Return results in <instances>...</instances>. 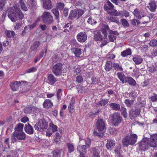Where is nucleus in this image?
<instances>
[{"mask_svg":"<svg viewBox=\"0 0 157 157\" xmlns=\"http://www.w3.org/2000/svg\"><path fill=\"white\" fill-rule=\"evenodd\" d=\"M20 81H14L11 82L10 84V87L13 91H16L18 88L19 86L21 84Z\"/></svg>","mask_w":157,"mask_h":157,"instance_id":"nucleus-14","label":"nucleus"},{"mask_svg":"<svg viewBox=\"0 0 157 157\" xmlns=\"http://www.w3.org/2000/svg\"><path fill=\"white\" fill-rule=\"evenodd\" d=\"M60 150L58 148L55 149L52 152L53 157H60Z\"/></svg>","mask_w":157,"mask_h":157,"instance_id":"nucleus-38","label":"nucleus"},{"mask_svg":"<svg viewBox=\"0 0 157 157\" xmlns=\"http://www.w3.org/2000/svg\"><path fill=\"white\" fill-rule=\"evenodd\" d=\"M71 52L74 53L75 56L80 57L82 56V50L80 48H73L71 49Z\"/></svg>","mask_w":157,"mask_h":157,"instance_id":"nucleus-17","label":"nucleus"},{"mask_svg":"<svg viewBox=\"0 0 157 157\" xmlns=\"http://www.w3.org/2000/svg\"><path fill=\"white\" fill-rule=\"evenodd\" d=\"M34 108L33 106H28L24 109V112L25 113H30Z\"/></svg>","mask_w":157,"mask_h":157,"instance_id":"nucleus-41","label":"nucleus"},{"mask_svg":"<svg viewBox=\"0 0 157 157\" xmlns=\"http://www.w3.org/2000/svg\"><path fill=\"white\" fill-rule=\"evenodd\" d=\"M108 99H103L99 101V104L101 106H105L108 103Z\"/></svg>","mask_w":157,"mask_h":157,"instance_id":"nucleus-49","label":"nucleus"},{"mask_svg":"<svg viewBox=\"0 0 157 157\" xmlns=\"http://www.w3.org/2000/svg\"><path fill=\"white\" fill-rule=\"evenodd\" d=\"M56 7L59 10H62L64 8V4L63 3L59 2L57 3Z\"/></svg>","mask_w":157,"mask_h":157,"instance_id":"nucleus-47","label":"nucleus"},{"mask_svg":"<svg viewBox=\"0 0 157 157\" xmlns=\"http://www.w3.org/2000/svg\"><path fill=\"white\" fill-rule=\"evenodd\" d=\"M124 102L127 106L131 107L133 104V101L132 100H129L126 99L125 100Z\"/></svg>","mask_w":157,"mask_h":157,"instance_id":"nucleus-52","label":"nucleus"},{"mask_svg":"<svg viewBox=\"0 0 157 157\" xmlns=\"http://www.w3.org/2000/svg\"><path fill=\"white\" fill-rule=\"evenodd\" d=\"M6 3V0H0V11H2L4 8Z\"/></svg>","mask_w":157,"mask_h":157,"instance_id":"nucleus-50","label":"nucleus"},{"mask_svg":"<svg viewBox=\"0 0 157 157\" xmlns=\"http://www.w3.org/2000/svg\"><path fill=\"white\" fill-rule=\"evenodd\" d=\"M76 38L78 42L83 43L85 42L87 40V35L86 33L82 32L77 35Z\"/></svg>","mask_w":157,"mask_h":157,"instance_id":"nucleus-11","label":"nucleus"},{"mask_svg":"<svg viewBox=\"0 0 157 157\" xmlns=\"http://www.w3.org/2000/svg\"><path fill=\"white\" fill-rule=\"evenodd\" d=\"M5 33L8 37L10 38L12 36H14L15 35L14 32L13 31H10L6 30L5 31Z\"/></svg>","mask_w":157,"mask_h":157,"instance_id":"nucleus-37","label":"nucleus"},{"mask_svg":"<svg viewBox=\"0 0 157 157\" xmlns=\"http://www.w3.org/2000/svg\"><path fill=\"white\" fill-rule=\"evenodd\" d=\"M57 126L54 124L52 123H50L49 124V128L53 132L57 131Z\"/></svg>","mask_w":157,"mask_h":157,"instance_id":"nucleus-39","label":"nucleus"},{"mask_svg":"<svg viewBox=\"0 0 157 157\" xmlns=\"http://www.w3.org/2000/svg\"><path fill=\"white\" fill-rule=\"evenodd\" d=\"M137 136L135 134H132L126 136L122 141L123 144L126 146L129 145H132L136 142Z\"/></svg>","mask_w":157,"mask_h":157,"instance_id":"nucleus-2","label":"nucleus"},{"mask_svg":"<svg viewBox=\"0 0 157 157\" xmlns=\"http://www.w3.org/2000/svg\"><path fill=\"white\" fill-rule=\"evenodd\" d=\"M18 6L20 7L21 10L24 11H27L28 10V8L24 1V0H19L18 3Z\"/></svg>","mask_w":157,"mask_h":157,"instance_id":"nucleus-22","label":"nucleus"},{"mask_svg":"<svg viewBox=\"0 0 157 157\" xmlns=\"http://www.w3.org/2000/svg\"><path fill=\"white\" fill-rule=\"evenodd\" d=\"M109 106L113 109L115 110H118L120 109V105L119 104L112 103L109 104Z\"/></svg>","mask_w":157,"mask_h":157,"instance_id":"nucleus-32","label":"nucleus"},{"mask_svg":"<svg viewBox=\"0 0 157 157\" xmlns=\"http://www.w3.org/2000/svg\"><path fill=\"white\" fill-rule=\"evenodd\" d=\"M21 23H19L18 22H16L15 25L14 26V29L16 30L18 29L21 26Z\"/></svg>","mask_w":157,"mask_h":157,"instance_id":"nucleus-61","label":"nucleus"},{"mask_svg":"<svg viewBox=\"0 0 157 157\" xmlns=\"http://www.w3.org/2000/svg\"><path fill=\"white\" fill-rule=\"evenodd\" d=\"M62 95V89H59L57 90L56 92L57 98L59 101V100L61 99Z\"/></svg>","mask_w":157,"mask_h":157,"instance_id":"nucleus-51","label":"nucleus"},{"mask_svg":"<svg viewBox=\"0 0 157 157\" xmlns=\"http://www.w3.org/2000/svg\"><path fill=\"white\" fill-rule=\"evenodd\" d=\"M48 79L49 81L50 84L52 85H53L57 82L56 78L52 74H49Z\"/></svg>","mask_w":157,"mask_h":157,"instance_id":"nucleus-23","label":"nucleus"},{"mask_svg":"<svg viewBox=\"0 0 157 157\" xmlns=\"http://www.w3.org/2000/svg\"><path fill=\"white\" fill-rule=\"evenodd\" d=\"M40 45V42L38 40H34L31 45V48L33 51L37 49Z\"/></svg>","mask_w":157,"mask_h":157,"instance_id":"nucleus-28","label":"nucleus"},{"mask_svg":"<svg viewBox=\"0 0 157 157\" xmlns=\"http://www.w3.org/2000/svg\"><path fill=\"white\" fill-rule=\"evenodd\" d=\"M121 21L122 25L124 27H128L129 26V24L128 21L125 19H122Z\"/></svg>","mask_w":157,"mask_h":157,"instance_id":"nucleus-48","label":"nucleus"},{"mask_svg":"<svg viewBox=\"0 0 157 157\" xmlns=\"http://www.w3.org/2000/svg\"><path fill=\"white\" fill-rule=\"evenodd\" d=\"M37 70V69L35 67H32L28 70L26 71V73H30L31 72H34Z\"/></svg>","mask_w":157,"mask_h":157,"instance_id":"nucleus-54","label":"nucleus"},{"mask_svg":"<svg viewBox=\"0 0 157 157\" xmlns=\"http://www.w3.org/2000/svg\"><path fill=\"white\" fill-rule=\"evenodd\" d=\"M113 9V5L109 1L107 2L106 4L104 6V9L106 10Z\"/></svg>","mask_w":157,"mask_h":157,"instance_id":"nucleus-31","label":"nucleus"},{"mask_svg":"<svg viewBox=\"0 0 157 157\" xmlns=\"http://www.w3.org/2000/svg\"><path fill=\"white\" fill-rule=\"evenodd\" d=\"M51 0H44L43 1V7L45 9L49 10L52 7Z\"/></svg>","mask_w":157,"mask_h":157,"instance_id":"nucleus-18","label":"nucleus"},{"mask_svg":"<svg viewBox=\"0 0 157 157\" xmlns=\"http://www.w3.org/2000/svg\"><path fill=\"white\" fill-rule=\"evenodd\" d=\"M37 23V21H36L32 24L28 25V26H29V28L31 30L33 29L36 25Z\"/></svg>","mask_w":157,"mask_h":157,"instance_id":"nucleus-62","label":"nucleus"},{"mask_svg":"<svg viewBox=\"0 0 157 157\" xmlns=\"http://www.w3.org/2000/svg\"><path fill=\"white\" fill-rule=\"evenodd\" d=\"M93 157H100L99 155L100 151H99L95 148H94L93 150Z\"/></svg>","mask_w":157,"mask_h":157,"instance_id":"nucleus-45","label":"nucleus"},{"mask_svg":"<svg viewBox=\"0 0 157 157\" xmlns=\"http://www.w3.org/2000/svg\"><path fill=\"white\" fill-rule=\"evenodd\" d=\"M109 30V26L107 25H105L104 28H102L101 31L103 35V37L105 38L106 37L107 31Z\"/></svg>","mask_w":157,"mask_h":157,"instance_id":"nucleus-34","label":"nucleus"},{"mask_svg":"<svg viewBox=\"0 0 157 157\" xmlns=\"http://www.w3.org/2000/svg\"><path fill=\"white\" fill-rule=\"evenodd\" d=\"M108 13H110L112 15H114L115 16H120L121 17V15H122L121 13V11H117L116 10L114 9L110 13H109L108 11L107 12Z\"/></svg>","mask_w":157,"mask_h":157,"instance_id":"nucleus-42","label":"nucleus"},{"mask_svg":"<svg viewBox=\"0 0 157 157\" xmlns=\"http://www.w3.org/2000/svg\"><path fill=\"white\" fill-rule=\"evenodd\" d=\"M151 99L152 102L157 101V95L154 94V95L151 97Z\"/></svg>","mask_w":157,"mask_h":157,"instance_id":"nucleus-63","label":"nucleus"},{"mask_svg":"<svg viewBox=\"0 0 157 157\" xmlns=\"http://www.w3.org/2000/svg\"><path fill=\"white\" fill-rule=\"evenodd\" d=\"M83 78L81 76H78L76 77V81L78 83H81L83 81Z\"/></svg>","mask_w":157,"mask_h":157,"instance_id":"nucleus-64","label":"nucleus"},{"mask_svg":"<svg viewBox=\"0 0 157 157\" xmlns=\"http://www.w3.org/2000/svg\"><path fill=\"white\" fill-rule=\"evenodd\" d=\"M115 144V142L114 140H109L107 141L106 146L108 149H111L114 147Z\"/></svg>","mask_w":157,"mask_h":157,"instance_id":"nucleus-27","label":"nucleus"},{"mask_svg":"<svg viewBox=\"0 0 157 157\" xmlns=\"http://www.w3.org/2000/svg\"><path fill=\"white\" fill-rule=\"evenodd\" d=\"M94 38L96 41L101 40L103 38H104L103 36H102L101 34L100 31L97 30L94 31Z\"/></svg>","mask_w":157,"mask_h":157,"instance_id":"nucleus-19","label":"nucleus"},{"mask_svg":"<svg viewBox=\"0 0 157 157\" xmlns=\"http://www.w3.org/2000/svg\"><path fill=\"white\" fill-rule=\"evenodd\" d=\"M121 13L122 15H121V17L124 16L125 17H128L129 15V14L128 12L125 10H124L123 11H121Z\"/></svg>","mask_w":157,"mask_h":157,"instance_id":"nucleus-56","label":"nucleus"},{"mask_svg":"<svg viewBox=\"0 0 157 157\" xmlns=\"http://www.w3.org/2000/svg\"><path fill=\"white\" fill-rule=\"evenodd\" d=\"M140 113V110L139 109H135V110H132L129 111V117L131 119H132L138 115Z\"/></svg>","mask_w":157,"mask_h":157,"instance_id":"nucleus-16","label":"nucleus"},{"mask_svg":"<svg viewBox=\"0 0 157 157\" xmlns=\"http://www.w3.org/2000/svg\"><path fill=\"white\" fill-rule=\"evenodd\" d=\"M150 46L155 47L157 45V40L155 39H152L151 40L149 43Z\"/></svg>","mask_w":157,"mask_h":157,"instance_id":"nucleus-53","label":"nucleus"},{"mask_svg":"<svg viewBox=\"0 0 157 157\" xmlns=\"http://www.w3.org/2000/svg\"><path fill=\"white\" fill-rule=\"evenodd\" d=\"M132 25H136L140 23V21L138 20L133 19L131 21Z\"/></svg>","mask_w":157,"mask_h":157,"instance_id":"nucleus-59","label":"nucleus"},{"mask_svg":"<svg viewBox=\"0 0 157 157\" xmlns=\"http://www.w3.org/2000/svg\"><path fill=\"white\" fill-rule=\"evenodd\" d=\"M112 67L111 62L107 61L105 65V70L107 71H109L112 69Z\"/></svg>","mask_w":157,"mask_h":157,"instance_id":"nucleus-33","label":"nucleus"},{"mask_svg":"<svg viewBox=\"0 0 157 157\" xmlns=\"http://www.w3.org/2000/svg\"><path fill=\"white\" fill-rule=\"evenodd\" d=\"M121 120L120 114L115 113L112 115L111 121L112 124L114 126H117L121 123Z\"/></svg>","mask_w":157,"mask_h":157,"instance_id":"nucleus-6","label":"nucleus"},{"mask_svg":"<svg viewBox=\"0 0 157 157\" xmlns=\"http://www.w3.org/2000/svg\"><path fill=\"white\" fill-rule=\"evenodd\" d=\"M96 126L98 130L102 132L105 129V123L102 119H98L96 122Z\"/></svg>","mask_w":157,"mask_h":157,"instance_id":"nucleus-10","label":"nucleus"},{"mask_svg":"<svg viewBox=\"0 0 157 157\" xmlns=\"http://www.w3.org/2000/svg\"><path fill=\"white\" fill-rule=\"evenodd\" d=\"M118 33L117 31L110 30L109 35V39L111 42H114L115 40Z\"/></svg>","mask_w":157,"mask_h":157,"instance_id":"nucleus-15","label":"nucleus"},{"mask_svg":"<svg viewBox=\"0 0 157 157\" xmlns=\"http://www.w3.org/2000/svg\"><path fill=\"white\" fill-rule=\"evenodd\" d=\"M24 126V124H23L21 123H18L14 128L15 131L14 132H23V130Z\"/></svg>","mask_w":157,"mask_h":157,"instance_id":"nucleus-29","label":"nucleus"},{"mask_svg":"<svg viewBox=\"0 0 157 157\" xmlns=\"http://www.w3.org/2000/svg\"><path fill=\"white\" fill-rule=\"evenodd\" d=\"M48 127V122L44 118L40 119L39 120L34 126L35 130L37 131L46 129Z\"/></svg>","mask_w":157,"mask_h":157,"instance_id":"nucleus-5","label":"nucleus"},{"mask_svg":"<svg viewBox=\"0 0 157 157\" xmlns=\"http://www.w3.org/2000/svg\"><path fill=\"white\" fill-rule=\"evenodd\" d=\"M113 67L115 69L120 71H122L123 69L121 65L118 63H114L113 64Z\"/></svg>","mask_w":157,"mask_h":157,"instance_id":"nucleus-46","label":"nucleus"},{"mask_svg":"<svg viewBox=\"0 0 157 157\" xmlns=\"http://www.w3.org/2000/svg\"><path fill=\"white\" fill-rule=\"evenodd\" d=\"M83 13V10H81L74 9L70 12L69 17L71 19L78 18Z\"/></svg>","mask_w":157,"mask_h":157,"instance_id":"nucleus-8","label":"nucleus"},{"mask_svg":"<svg viewBox=\"0 0 157 157\" xmlns=\"http://www.w3.org/2000/svg\"><path fill=\"white\" fill-rule=\"evenodd\" d=\"M52 73L56 76H60L63 72V64L61 63H57L52 66Z\"/></svg>","mask_w":157,"mask_h":157,"instance_id":"nucleus-4","label":"nucleus"},{"mask_svg":"<svg viewBox=\"0 0 157 157\" xmlns=\"http://www.w3.org/2000/svg\"><path fill=\"white\" fill-rule=\"evenodd\" d=\"M117 75L120 80L122 82V83L125 82V80L126 78L125 75L122 72H119L117 73Z\"/></svg>","mask_w":157,"mask_h":157,"instance_id":"nucleus-26","label":"nucleus"},{"mask_svg":"<svg viewBox=\"0 0 157 157\" xmlns=\"http://www.w3.org/2000/svg\"><path fill=\"white\" fill-rule=\"evenodd\" d=\"M149 9L151 11H155L156 8V6L155 3L154 2H152L149 3Z\"/></svg>","mask_w":157,"mask_h":157,"instance_id":"nucleus-40","label":"nucleus"},{"mask_svg":"<svg viewBox=\"0 0 157 157\" xmlns=\"http://www.w3.org/2000/svg\"><path fill=\"white\" fill-rule=\"evenodd\" d=\"M108 19L111 22H114L117 24L119 23V21L118 18L116 17H108Z\"/></svg>","mask_w":157,"mask_h":157,"instance_id":"nucleus-44","label":"nucleus"},{"mask_svg":"<svg viewBox=\"0 0 157 157\" xmlns=\"http://www.w3.org/2000/svg\"><path fill=\"white\" fill-rule=\"evenodd\" d=\"M19 7V6L16 5H14L13 7H10L8 9V17L13 22L19 20H22L24 18V14Z\"/></svg>","mask_w":157,"mask_h":157,"instance_id":"nucleus-1","label":"nucleus"},{"mask_svg":"<svg viewBox=\"0 0 157 157\" xmlns=\"http://www.w3.org/2000/svg\"><path fill=\"white\" fill-rule=\"evenodd\" d=\"M53 132H54L49 128L47 129V131L46 135L47 136L50 137L52 135Z\"/></svg>","mask_w":157,"mask_h":157,"instance_id":"nucleus-60","label":"nucleus"},{"mask_svg":"<svg viewBox=\"0 0 157 157\" xmlns=\"http://www.w3.org/2000/svg\"><path fill=\"white\" fill-rule=\"evenodd\" d=\"M127 83L130 85L135 86L136 85V81L131 77H127L125 80L124 83Z\"/></svg>","mask_w":157,"mask_h":157,"instance_id":"nucleus-20","label":"nucleus"},{"mask_svg":"<svg viewBox=\"0 0 157 157\" xmlns=\"http://www.w3.org/2000/svg\"><path fill=\"white\" fill-rule=\"evenodd\" d=\"M133 60L136 64L139 65L141 63L143 59L140 56L135 55L133 56Z\"/></svg>","mask_w":157,"mask_h":157,"instance_id":"nucleus-24","label":"nucleus"},{"mask_svg":"<svg viewBox=\"0 0 157 157\" xmlns=\"http://www.w3.org/2000/svg\"><path fill=\"white\" fill-rule=\"evenodd\" d=\"M42 18L44 23L51 24L53 21V18L50 13L48 12H44L42 15Z\"/></svg>","mask_w":157,"mask_h":157,"instance_id":"nucleus-7","label":"nucleus"},{"mask_svg":"<svg viewBox=\"0 0 157 157\" xmlns=\"http://www.w3.org/2000/svg\"><path fill=\"white\" fill-rule=\"evenodd\" d=\"M52 12L54 15L56 19L58 20L59 19V13L57 9H53L51 10Z\"/></svg>","mask_w":157,"mask_h":157,"instance_id":"nucleus-36","label":"nucleus"},{"mask_svg":"<svg viewBox=\"0 0 157 157\" xmlns=\"http://www.w3.org/2000/svg\"><path fill=\"white\" fill-rule=\"evenodd\" d=\"M132 75L135 77L138 78L139 75V73L138 70L137 69H134L132 73Z\"/></svg>","mask_w":157,"mask_h":157,"instance_id":"nucleus-55","label":"nucleus"},{"mask_svg":"<svg viewBox=\"0 0 157 157\" xmlns=\"http://www.w3.org/2000/svg\"><path fill=\"white\" fill-rule=\"evenodd\" d=\"M61 136L59 133L57 132L56 134V137L54 140L56 144H59L60 143Z\"/></svg>","mask_w":157,"mask_h":157,"instance_id":"nucleus-43","label":"nucleus"},{"mask_svg":"<svg viewBox=\"0 0 157 157\" xmlns=\"http://www.w3.org/2000/svg\"><path fill=\"white\" fill-rule=\"evenodd\" d=\"M148 71L151 72H153L157 70V67H155L153 65L150 66L148 68Z\"/></svg>","mask_w":157,"mask_h":157,"instance_id":"nucleus-58","label":"nucleus"},{"mask_svg":"<svg viewBox=\"0 0 157 157\" xmlns=\"http://www.w3.org/2000/svg\"><path fill=\"white\" fill-rule=\"evenodd\" d=\"M148 141V147H155L157 146V138L156 135L151 136Z\"/></svg>","mask_w":157,"mask_h":157,"instance_id":"nucleus-12","label":"nucleus"},{"mask_svg":"<svg viewBox=\"0 0 157 157\" xmlns=\"http://www.w3.org/2000/svg\"><path fill=\"white\" fill-rule=\"evenodd\" d=\"M43 107L45 108H50L53 106V103L49 99H46L44 101L43 104Z\"/></svg>","mask_w":157,"mask_h":157,"instance_id":"nucleus-21","label":"nucleus"},{"mask_svg":"<svg viewBox=\"0 0 157 157\" xmlns=\"http://www.w3.org/2000/svg\"><path fill=\"white\" fill-rule=\"evenodd\" d=\"M87 22L89 24H90L92 25L95 24L97 23L96 21H95L94 20L92 19V18L91 17H89L88 19Z\"/></svg>","mask_w":157,"mask_h":157,"instance_id":"nucleus-57","label":"nucleus"},{"mask_svg":"<svg viewBox=\"0 0 157 157\" xmlns=\"http://www.w3.org/2000/svg\"><path fill=\"white\" fill-rule=\"evenodd\" d=\"M86 145H79L77 147L78 151L80 153H86Z\"/></svg>","mask_w":157,"mask_h":157,"instance_id":"nucleus-30","label":"nucleus"},{"mask_svg":"<svg viewBox=\"0 0 157 157\" xmlns=\"http://www.w3.org/2000/svg\"><path fill=\"white\" fill-rule=\"evenodd\" d=\"M132 52L130 49H128L121 52V55L123 57L131 55Z\"/></svg>","mask_w":157,"mask_h":157,"instance_id":"nucleus-35","label":"nucleus"},{"mask_svg":"<svg viewBox=\"0 0 157 157\" xmlns=\"http://www.w3.org/2000/svg\"><path fill=\"white\" fill-rule=\"evenodd\" d=\"M148 140L149 139L147 138H144L139 143V147L140 149L144 151L147 149L149 147L148 144Z\"/></svg>","mask_w":157,"mask_h":157,"instance_id":"nucleus-9","label":"nucleus"},{"mask_svg":"<svg viewBox=\"0 0 157 157\" xmlns=\"http://www.w3.org/2000/svg\"><path fill=\"white\" fill-rule=\"evenodd\" d=\"M26 138V134L24 132H14L11 136L12 143H14L18 140H24Z\"/></svg>","mask_w":157,"mask_h":157,"instance_id":"nucleus-3","label":"nucleus"},{"mask_svg":"<svg viewBox=\"0 0 157 157\" xmlns=\"http://www.w3.org/2000/svg\"><path fill=\"white\" fill-rule=\"evenodd\" d=\"M133 13L134 16L138 19H141L142 15L143 17H144L143 15L142 14V12L137 9H135Z\"/></svg>","mask_w":157,"mask_h":157,"instance_id":"nucleus-25","label":"nucleus"},{"mask_svg":"<svg viewBox=\"0 0 157 157\" xmlns=\"http://www.w3.org/2000/svg\"><path fill=\"white\" fill-rule=\"evenodd\" d=\"M24 129L25 132L29 135L33 134L34 132L33 128L29 123L25 125Z\"/></svg>","mask_w":157,"mask_h":157,"instance_id":"nucleus-13","label":"nucleus"}]
</instances>
